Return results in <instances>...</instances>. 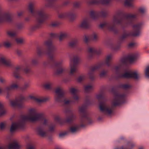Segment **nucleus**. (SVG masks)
Returning <instances> with one entry per match:
<instances>
[{
	"mask_svg": "<svg viewBox=\"0 0 149 149\" xmlns=\"http://www.w3.org/2000/svg\"><path fill=\"white\" fill-rule=\"evenodd\" d=\"M117 77L122 78H133L137 79L139 75L137 71H131L123 69L121 66H116L113 69Z\"/></svg>",
	"mask_w": 149,
	"mask_h": 149,
	"instance_id": "obj_1",
	"label": "nucleus"
},
{
	"mask_svg": "<svg viewBox=\"0 0 149 149\" xmlns=\"http://www.w3.org/2000/svg\"><path fill=\"white\" fill-rule=\"evenodd\" d=\"M122 13L120 11L117 12L113 16L112 23L114 25L121 24L123 22H128L132 20L136 17L135 15L127 14L122 17Z\"/></svg>",
	"mask_w": 149,
	"mask_h": 149,
	"instance_id": "obj_2",
	"label": "nucleus"
},
{
	"mask_svg": "<svg viewBox=\"0 0 149 149\" xmlns=\"http://www.w3.org/2000/svg\"><path fill=\"white\" fill-rule=\"evenodd\" d=\"M42 116V114L37 113L36 109L31 108L28 110V115L23 116L22 119L24 120L34 122L40 120Z\"/></svg>",
	"mask_w": 149,
	"mask_h": 149,
	"instance_id": "obj_3",
	"label": "nucleus"
},
{
	"mask_svg": "<svg viewBox=\"0 0 149 149\" xmlns=\"http://www.w3.org/2000/svg\"><path fill=\"white\" fill-rule=\"evenodd\" d=\"M99 108L100 110L109 116L113 114V110L112 107H108L104 102H100V104Z\"/></svg>",
	"mask_w": 149,
	"mask_h": 149,
	"instance_id": "obj_4",
	"label": "nucleus"
},
{
	"mask_svg": "<svg viewBox=\"0 0 149 149\" xmlns=\"http://www.w3.org/2000/svg\"><path fill=\"white\" fill-rule=\"evenodd\" d=\"M125 95L116 94L114 97V101L113 103L114 106L119 105L124 102Z\"/></svg>",
	"mask_w": 149,
	"mask_h": 149,
	"instance_id": "obj_5",
	"label": "nucleus"
},
{
	"mask_svg": "<svg viewBox=\"0 0 149 149\" xmlns=\"http://www.w3.org/2000/svg\"><path fill=\"white\" fill-rule=\"evenodd\" d=\"M79 60V58L77 56L74 57L73 59H70V74L72 75L76 72L77 70L76 64Z\"/></svg>",
	"mask_w": 149,
	"mask_h": 149,
	"instance_id": "obj_6",
	"label": "nucleus"
},
{
	"mask_svg": "<svg viewBox=\"0 0 149 149\" xmlns=\"http://www.w3.org/2000/svg\"><path fill=\"white\" fill-rule=\"evenodd\" d=\"M70 91L71 93L74 96L73 98H72L70 100L65 99L64 101V104H68L72 103L74 102V100H78V97L76 95V93L77 92V90L74 88H71L70 89Z\"/></svg>",
	"mask_w": 149,
	"mask_h": 149,
	"instance_id": "obj_7",
	"label": "nucleus"
},
{
	"mask_svg": "<svg viewBox=\"0 0 149 149\" xmlns=\"http://www.w3.org/2000/svg\"><path fill=\"white\" fill-rule=\"evenodd\" d=\"M12 18L9 14L3 13L0 10V23H9L12 21Z\"/></svg>",
	"mask_w": 149,
	"mask_h": 149,
	"instance_id": "obj_8",
	"label": "nucleus"
},
{
	"mask_svg": "<svg viewBox=\"0 0 149 149\" xmlns=\"http://www.w3.org/2000/svg\"><path fill=\"white\" fill-rule=\"evenodd\" d=\"M22 122L19 121L17 123H13L10 128V132L13 133L19 129L22 128L23 126Z\"/></svg>",
	"mask_w": 149,
	"mask_h": 149,
	"instance_id": "obj_9",
	"label": "nucleus"
},
{
	"mask_svg": "<svg viewBox=\"0 0 149 149\" xmlns=\"http://www.w3.org/2000/svg\"><path fill=\"white\" fill-rule=\"evenodd\" d=\"M106 14V12H97L92 10L90 11V15L92 19H97L99 16H104Z\"/></svg>",
	"mask_w": 149,
	"mask_h": 149,
	"instance_id": "obj_10",
	"label": "nucleus"
},
{
	"mask_svg": "<svg viewBox=\"0 0 149 149\" xmlns=\"http://www.w3.org/2000/svg\"><path fill=\"white\" fill-rule=\"evenodd\" d=\"M29 97L38 103L46 102L49 100V98L47 97H38L32 95L30 96Z\"/></svg>",
	"mask_w": 149,
	"mask_h": 149,
	"instance_id": "obj_11",
	"label": "nucleus"
},
{
	"mask_svg": "<svg viewBox=\"0 0 149 149\" xmlns=\"http://www.w3.org/2000/svg\"><path fill=\"white\" fill-rule=\"evenodd\" d=\"M56 96H55V100L57 101H59L60 99L62 98L63 97L64 92L63 89L61 88H58L56 90Z\"/></svg>",
	"mask_w": 149,
	"mask_h": 149,
	"instance_id": "obj_12",
	"label": "nucleus"
},
{
	"mask_svg": "<svg viewBox=\"0 0 149 149\" xmlns=\"http://www.w3.org/2000/svg\"><path fill=\"white\" fill-rule=\"evenodd\" d=\"M139 56L137 53L131 54L127 56V59L130 63H132L136 60Z\"/></svg>",
	"mask_w": 149,
	"mask_h": 149,
	"instance_id": "obj_13",
	"label": "nucleus"
},
{
	"mask_svg": "<svg viewBox=\"0 0 149 149\" xmlns=\"http://www.w3.org/2000/svg\"><path fill=\"white\" fill-rule=\"evenodd\" d=\"M0 63L7 66H10L11 64V62L10 60L4 57L0 58Z\"/></svg>",
	"mask_w": 149,
	"mask_h": 149,
	"instance_id": "obj_14",
	"label": "nucleus"
},
{
	"mask_svg": "<svg viewBox=\"0 0 149 149\" xmlns=\"http://www.w3.org/2000/svg\"><path fill=\"white\" fill-rule=\"evenodd\" d=\"M20 100L19 99L11 100L10 101V105L13 107H14L17 106L19 108H21L22 107L23 105L18 104L20 102Z\"/></svg>",
	"mask_w": 149,
	"mask_h": 149,
	"instance_id": "obj_15",
	"label": "nucleus"
},
{
	"mask_svg": "<svg viewBox=\"0 0 149 149\" xmlns=\"http://www.w3.org/2000/svg\"><path fill=\"white\" fill-rule=\"evenodd\" d=\"M141 25L140 24H137L134 25L133 26V29L134 30H136V32L132 34V35L133 36H139L140 34V33L138 30L140 27Z\"/></svg>",
	"mask_w": 149,
	"mask_h": 149,
	"instance_id": "obj_16",
	"label": "nucleus"
},
{
	"mask_svg": "<svg viewBox=\"0 0 149 149\" xmlns=\"http://www.w3.org/2000/svg\"><path fill=\"white\" fill-rule=\"evenodd\" d=\"M36 131L38 134L42 137H44L46 135V132L43 130V127H42L37 128Z\"/></svg>",
	"mask_w": 149,
	"mask_h": 149,
	"instance_id": "obj_17",
	"label": "nucleus"
},
{
	"mask_svg": "<svg viewBox=\"0 0 149 149\" xmlns=\"http://www.w3.org/2000/svg\"><path fill=\"white\" fill-rule=\"evenodd\" d=\"M98 37L97 35L95 33L90 36L89 37L85 36L84 39V41L85 42H87L89 40H96L97 39Z\"/></svg>",
	"mask_w": 149,
	"mask_h": 149,
	"instance_id": "obj_18",
	"label": "nucleus"
},
{
	"mask_svg": "<svg viewBox=\"0 0 149 149\" xmlns=\"http://www.w3.org/2000/svg\"><path fill=\"white\" fill-rule=\"evenodd\" d=\"M8 148L9 149H19L20 146L17 142L14 141V143L9 145Z\"/></svg>",
	"mask_w": 149,
	"mask_h": 149,
	"instance_id": "obj_19",
	"label": "nucleus"
},
{
	"mask_svg": "<svg viewBox=\"0 0 149 149\" xmlns=\"http://www.w3.org/2000/svg\"><path fill=\"white\" fill-rule=\"evenodd\" d=\"M89 26V20L86 19L84 20L79 25V27L81 28H86Z\"/></svg>",
	"mask_w": 149,
	"mask_h": 149,
	"instance_id": "obj_20",
	"label": "nucleus"
},
{
	"mask_svg": "<svg viewBox=\"0 0 149 149\" xmlns=\"http://www.w3.org/2000/svg\"><path fill=\"white\" fill-rule=\"evenodd\" d=\"M21 68L19 67L16 68L13 73V76L16 78L19 77V74L21 70Z\"/></svg>",
	"mask_w": 149,
	"mask_h": 149,
	"instance_id": "obj_21",
	"label": "nucleus"
},
{
	"mask_svg": "<svg viewBox=\"0 0 149 149\" xmlns=\"http://www.w3.org/2000/svg\"><path fill=\"white\" fill-rule=\"evenodd\" d=\"M0 116L4 115L6 113V110L3 109V106L0 102Z\"/></svg>",
	"mask_w": 149,
	"mask_h": 149,
	"instance_id": "obj_22",
	"label": "nucleus"
},
{
	"mask_svg": "<svg viewBox=\"0 0 149 149\" xmlns=\"http://www.w3.org/2000/svg\"><path fill=\"white\" fill-rule=\"evenodd\" d=\"M68 36L67 33L64 32L61 33L59 36V40L60 41H61L63 39L67 38Z\"/></svg>",
	"mask_w": 149,
	"mask_h": 149,
	"instance_id": "obj_23",
	"label": "nucleus"
},
{
	"mask_svg": "<svg viewBox=\"0 0 149 149\" xmlns=\"http://www.w3.org/2000/svg\"><path fill=\"white\" fill-rule=\"evenodd\" d=\"M18 87V85L16 84H13L11 85L9 87L6 88V90H8L10 89H14L17 88Z\"/></svg>",
	"mask_w": 149,
	"mask_h": 149,
	"instance_id": "obj_24",
	"label": "nucleus"
},
{
	"mask_svg": "<svg viewBox=\"0 0 149 149\" xmlns=\"http://www.w3.org/2000/svg\"><path fill=\"white\" fill-rule=\"evenodd\" d=\"M52 42L51 41H47L45 42V45L49 48V51H50L52 48Z\"/></svg>",
	"mask_w": 149,
	"mask_h": 149,
	"instance_id": "obj_25",
	"label": "nucleus"
},
{
	"mask_svg": "<svg viewBox=\"0 0 149 149\" xmlns=\"http://www.w3.org/2000/svg\"><path fill=\"white\" fill-rule=\"evenodd\" d=\"M112 58V56L111 55H108L106 59V64L109 65V63Z\"/></svg>",
	"mask_w": 149,
	"mask_h": 149,
	"instance_id": "obj_26",
	"label": "nucleus"
},
{
	"mask_svg": "<svg viewBox=\"0 0 149 149\" xmlns=\"http://www.w3.org/2000/svg\"><path fill=\"white\" fill-rule=\"evenodd\" d=\"M16 42L18 44H22L24 41V40L22 38H16L15 39Z\"/></svg>",
	"mask_w": 149,
	"mask_h": 149,
	"instance_id": "obj_27",
	"label": "nucleus"
},
{
	"mask_svg": "<svg viewBox=\"0 0 149 149\" xmlns=\"http://www.w3.org/2000/svg\"><path fill=\"white\" fill-rule=\"evenodd\" d=\"M35 13L40 18H44V13L42 12H35Z\"/></svg>",
	"mask_w": 149,
	"mask_h": 149,
	"instance_id": "obj_28",
	"label": "nucleus"
},
{
	"mask_svg": "<svg viewBox=\"0 0 149 149\" xmlns=\"http://www.w3.org/2000/svg\"><path fill=\"white\" fill-rule=\"evenodd\" d=\"M133 0H125L124 5L125 6H132V2Z\"/></svg>",
	"mask_w": 149,
	"mask_h": 149,
	"instance_id": "obj_29",
	"label": "nucleus"
},
{
	"mask_svg": "<svg viewBox=\"0 0 149 149\" xmlns=\"http://www.w3.org/2000/svg\"><path fill=\"white\" fill-rule=\"evenodd\" d=\"M145 74L146 76L149 78V65L146 67L145 70Z\"/></svg>",
	"mask_w": 149,
	"mask_h": 149,
	"instance_id": "obj_30",
	"label": "nucleus"
},
{
	"mask_svg": "<svg viewBox=\"0 0 149 149\" xmlns=\"http://www.w3.org/2000/svg\"><path fill=\"white\" fill-rule=\"evenodd\" d=\"M79 127L77 126L72 127H70V130L72 133H74L78 131Z\"/></svg>",
	"mask_w": 149,
	"mask_h": 149,
	"instance_id": "obj_31",
	"label": "nucleus"
},
{
	"mask_svg": "<svg viewBox=\"0 0 149 149\" xmlns=\"http://www.w3.org/2000/svg\"><path fill=\"white\" fill-rule=\"evenodd\" d=\"M7 34L10 37H13L16 35V33L13 31H10L7 32Z\"/></svg>",
	"mask_w": 149,
	"mask_h": 149,
	"instance_id": "obj_32",
	"label": "nucleus"
},
{
	"mask_svg": "<svg viewBox=\"0 0 149 149\" xmlns=\"http://www.w3.org/2000/svg\"><path fill=\"white\" fill-rule=\"evenodd\" d=\"M34 5V4L33 3H30L29 4V7L30 13L33 14L34 13V12L33 11V7Z\"/></svg>",
	"mask_w": 149,
	"mask_h": 149,
	"instance_id": "obj_33",
	"label": "nucleus"
},
{
	"mask_svg": "<svg viewBox=\"0 0 149 149\" xmlns=\"http://www.w3.org/2000/svg\"><path fill=\"white\" fill-rule=\"evenodd\" d=\"M93 87L92 86L90 85H88L85 87V90L86 92H88L92 89Z\"/></svg>",
	"mask_w": 149,
	"mask_h": 149,
	"instance_id": "obj_34",
	"label": "nucleus"
},
{
	"mask_svg": "<svg viewBox=\"0 0 149 149\" xmlns=\"http://www.w3.org/2000/svg\"><path fill=\"white\" fill-rule=\"evenodd\" d=\"M52 85V84L51 83L49 82L45 84L44 87L46 89H50Z\"/></svg>",
	"mask_w": 149,
	"mask_h": 149,
	"instance_id": "obj_35",
	"label": "nucleus"
},
{
	"mask_svg": "<svg viewBox=\"0 0 149 149\" xmlns=\"http://www.w3.org/2000/svg\"><path fill=\"white\" fill-rule=\"evenodd\" d=\"M130 35V34L127 33H124L123 36L121 37V39H124L128 36H129Z\"/></svg>",
	"mask_w": 149,
	"mask_h": 149,
	"instance_id": "obj_36",
	"label": "nucleus"
},
{
	"mask_svg": "<svg viewBox=\"0 0 149 149\" xmlns=\"http://www.w3.org/2000/svg\"><path fill=\"white\" fill-rule=\"evenodd\" d=\"M64 70V69L61 68H60L58 69L56 72V73L57 74H59L62 73Z\"/></svg>",
	"mask_w": 149,
	"mask_h": 149,
	"instance_id": "obj_37",
	"label": "nucleus"
},
{
	"mask_svg": "<svg viewBox=\"0 0 149 149\" xmlns=\"http://www.w3.org/2000/svg\"><path fill=\"white\" fill-rule=\"evenodd\" d=\"M77 41H72L69 43V46L71 47H73L77 43Z\"/></svg>",
	"mask_w": 149,
	"mask_h": 149,
	"instance_id": "obj_38",
	"label": "nucleus"
},
{
	"mask_svg": "<svg viewBox=\"0 0 149 149\" xmlns=\"http://www.w3.org/2000/svg\"><path fill=\"white\" fill-rule=\"evenodd\" d=\"M6 126V123L5 122H2L0 124V128L2 130Z\"/></svg>",
	"mask_w": 149,
	"mask_h": 149,
	"instance_id": "obj_39",
	"label": "nucleus"
},
{
	"mask_svg": "<svg viewBox=\"0 0 149 149\" xmlns=\"http://www.w3.org/2000/svg\"><path fill=\"white\" fill-rule=\"evenodd\" d=\"M4 45L6 47H9L11 46L10 43L8 42H5L3 43Z\"/></svg>",
	"mask_w": 149,
	"mask_h": 149,
	"instance_id": "obj_40",
	"label": "nucleus"
},
{
	"mask_svg": "<svg viewBox=\"0 0 149 149\" xmlns=\"http://www.w3.org/2000/svg\"><path fill=\"white\" fill-rule=\"evenodd\" d=\"M85 78V76H80L78 79L77 81L79 82H80L82 80H83Z\"/></svg>",
	"mask_w": 149,
	"mask_h": 149,
	"instance_id": "obj_41",
	"label": "nucleus"
},
{
	"mask_svg": "<svg viewBox=\"0 0 149 149\" xmlns=\"http://www.w3.org/2000/svg\"><path fill=\"white\" fill-rule=\"evenodd\" d=\"M88 51L89 53H92L95 52V50L94 48L90 47L88 49Z\"/></svg>",
	"mask_w": 149,
	"mask_h": 149,
	"instance_id": "obj_42",
	"label": "nucleus"
},
{
	"mask_svg": "<svg viewBox=\"0 0 149 149\" xmlns=\"http://www.w3.org/2000/svg\"><path fill=\"white\" fill-rule=\"evenodd\" d=\"M75 118L73 116H72L69 117L67 119V121L68 122H70L71 120H73Z\"/></svg>",
	"mask_w": 149,
	"mask_h": 149,
	"instance_id": "obj_43",
	"label": "nucleus"
},
{
	"mask_svg": "<svg viewBox=\"0 0 149 149\" xmlns=\"http://www.w3.org/2000/svg\"><path fill=\"white\" fill-rule=\"evenodd\" d=\"M139 12L141 13H143L146 11V9L144 8H141L139 9Z\"/></svg>",
	"mask_w": 149,
	"mask_h": 149,
	"instance_id": "obj_44",
	"label": "nucleus"
},
{
	"mask_svg": "<svg viewBox=\"0 0 149 149\" xmlns=\"http://www.w3.org/2000/svg\"><path fill=\"white\" fill-rule=\"evenodd\" d=\"M85 110V107L84 106H82L80 107L79 109V111L81 113H83Z\"/></svg>",
	"mask_w": 149,
	"mask_h": 149,
	"instance_id": "obj_45",
	"label": "nucleus"
},
{
	"mask_svg": "<svg viewBox=\"0 0 149 149\" xmlns=\"http://www.w3.org/2000/svg\"><path fill=\"white\" fill-rule=\"evenodd\" d=\"M122 87L124 89H126L129 88L130 87V86L128 84H125L122 86Z\"/></svg>",
	"mask_w": 149,
	"mask_h": 149,
	"instance_id": "obj_46",
	"label": "nucleus"
},
{
	"mask_svg": "<svg viewBox=\"0 0 149 149\" xmlns=\"http://www.w3.org/2000/svg\"><path fill=\"white\" fill-rule=\"evenodd\" d=\"M106 72L104 71H103L100 74V76L101 77H103L106 74Z\"/></svg>",
	"mask_w": 149,
	"mask_h": 149,
	"instance_id": "obj_47",
	"label": "nucleus"
},
{
	"mask_svg": "<svg viewBox=\"0 0 149 149\" xmlns=\"http://www.w3.org/2000/svg\"><path fill=\"white\" fill-rule=\"evenodd\" d=\"M29 86V85L28 84H25L22 87L23 89H25L27 88Z\"/></svg>",
	"mask_w": 149,
	"mask_h": 149,
	"instance_id": "obj_48",
	"label": "nucleus"
},
{
	"mask_svg": "<svg viewBox=\"0 0 149 149\" xmlns=\"http://www.w3.org/2000/svg\"><path fill=\"white\" fill-rule=\"evenodd\" d=\"M27 149H35L33 146L30 145H27Z\"/></svg>",
	"mask_w": 149,
	"mask_h": 149,
	"instance_id": "obj_49",
	"label": "nucleus"
},
{
	"mask_svg": "<svg viewBox=\"0 0 149 149\" xmlns=\"http://www.w3.org/2000/svg\"><path fill=\"white\" fill-rule=\"evenodd\" d=\"M68 15L71 19L73 17H75V15L73 14H69Z\"/></svg>",
	"mask_w": 149,
	"mask_h": 149,
	"instance_id": "obj_50",
	"label": "nucleus"
},
{
	"mask_svg": "<svg viewBox=\"0 0 149 149\" xmlns=\"http://www.w3.org/2000/svg\"><path fill=\"white\" fill-rule=\"evenodd\" d=\"M135 45V43L134 42H132L130 43L128 45L129 47H132Z\"/></svg>",
	"mask_w": 149,
	"mask_h": 149,
	"instance_id": "obj_51",
	"label": "nucleus"
},
{
	"mask_svg": "<svg viewBox=\"0 0 149 149\" xmlns=\"http://www.w3.org/2000/svg\"><path fill=\"white\" fill-rule=\"evenodd\" d=\"M106 25V24L105 23H103L101 24L99 26L101 28H102L104 27Z\"/></svg>",
	"mask_w": 149,
	"mask_h": 149,
	"instance_id": "obj_52",
	"label": "nucleus"
},
{
	"mask_svg": "<svg viewBox=\"0 0 149 149\" xmlns=\"http://www.w3.org/2000/svg\"><path fill=\"white\" fill-rule=\"evenodd\" d=\"M6 80L3 78H0V82L2 83H3L6 82Z\"/></svg>",
	"mask_w": 149,
	"mask_h": 149,
	"instance_id": "obj_53",
	"label": "nucleus"
},
{
	"mask_svg": "<svg viewBox=\"0 0 149 149\" xmlns=\"http://www.w3.org/2000/svg\"><path fill=\"white\" fill-rule=\"evenodd\" d=\"M102 95L101 94H99L97 95V98L98 100L102 98Z\"/></svg>",
	"mask_w": 149,
	"mask_h": 149,
	"instance_id": "obj_54",
	"label": "nucleus"
},
{
	"mask_svg": "<svg viewBox=\"0 0 149 149\" xmlns=\"http://www.w3.org/2000/svg\"><path fill=\"white\" fill-rule=\"evenodd\" d=\"M66 134V133H61L59 134V136L60 137H62Z\"/></svg>",
	"mask_w": 149,
	"mask_h": 149,
	"instance_id": "obj_55",
	"label": "nucleus"
},
{
	"mask_svg": "<svg viewBox=\"0 0 149 149\" xmlns=\"http://www.w3.org/2000/svg\"><path fill=\"white\" fill-rule=\"evenodd\" d=\"M51 26H55L57 25V24L56 23H52L51 24Z\"/></svg>",
	"mask_w": 149,
	"mask_h": 149,
	"instance_id": "obj_56",
	"label": "nucleus"
},
{
	"mask_svg": "<svg viewBox=\"0 0 149 149\" xmlns=\"http://www.w3.org/2000/svg\"><path fill=\"white\" fill-rule=\"evenodd\" d=\"M97 68V67H95L91 69V71H93L95 70H96Z\"/></svg>",
	"mask_w": 149,
	"mask_h": 149,
	"instance_id": "obj_57",
	"label": "nucleus"
},
{
	"mask_svg": "<svg viewBox=\"0 0 149 149\" xmlns=\"http://www.w3.org/2000/svg\"><path fill=\"white\" fill-rule=\"evenodd\" d=\"M50 35H51V37H55L56 36V34H54V33H51Z\"/></svg>",
	"mask_w": 149,
	"mask_h": 149,
	"instance_id": "obj_58",
	"label": "nucleus"
},
{
	"mask_svg": "<svg viewBox=\"0 0 149 149\" xmlns=\"http://www.w3.org/2000/svg\"><path fill=\"white\" fill-rule=\"evenodd\" d=\"M47 120L45 119L44 120V121L43 123L44 125H46L47 123Z\"/></svg>",
	"mask_w": 149,
	"mask_h": 149,
	"instance_id": "obj_59",
	"label": "nucleus"
},
{
	"mask_svg": "<svg viewBox=\"0 0 149 149\" xmlns=\"http://www.w3.org/2000/svg\"><path fill=\"white\" fill-rule=\"evenodd\" d=\"M54 129V127H51L50 128V130L51 131H52Z\"/></svg>",
	"mask_w": 149,
	"mask_h": 149,
	"instance_id": "obj_60",
	"label": "nucleus"
},
{
	"mask_svg": "<svg viewBox=\"0 0 149 149\" xmlns=\"http://www.w3.org/2000/svg\"><path fill=\"white\" fill-rule=\"evenodd\" d=\"M32 63L33 64H35L36 63V61L34 60L32 61Z\"/></svg>",
	"mask_w": 149,
	"mask_h": 149,
	"instance_id": "obj_61",
	"label": "nucleus"
},
{
	"mask_svg": "<svg viewBox=\"0 0 149 149\" xmlns=\"http://www.w3.org/2000/svg\"><path fill=\"white\" fill-rule=\"evenodd\" d=\"M41 51H38V54L40 55L41 54Z\"/></svg>",
	"mask_w": 149,
	"mask_h": 149,
	"instance_id": "obj_62",
	"label": "nucleus"
},
{
	"mask_svg": "<svg viewBox=\"0 0 149 149\" xmlns=\"http://www.w3.org/2000/svg\"><path fill=\"white\" fill-rule=\"evenodd\" d=\"M4 148H5L4 147L0 146V149H4Z\"/></svg>",
	"mask_w": 149,
	"mask_h": 149,
	"instance_id": "obj_63",
	"label": "nucleus"
},
{
	"mask_svg": "<svg viewBox=\"0 0 149 149\" xmlns=\"http://www.w3.org/2000/svg\"><path fill=\"white\" fill-rule=\"evenodd\" d=\"M22 15V13H18V16H20L21 15Z\"/></svg>",
	"mask_w": 149,
	"mask_h": 149,
	"instance_id": "obj_64",
	"label": "nucleus"
}]
</instances>
